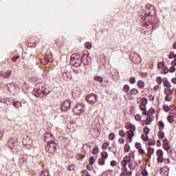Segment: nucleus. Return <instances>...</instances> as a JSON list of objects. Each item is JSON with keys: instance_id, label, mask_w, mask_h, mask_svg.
I'll use <instances>...</instances> for the list:
<instances>
[{"instance_id": "20", "label": "nucleus", "mask_w": 176, "mask_h": 176, "mask_svg": "<svg viewBox=\"0 0 176 176\" xmlns=\"http://www.w3.org/2000/svg\"><path fill=\"white\" fill-rule=\"evenodd\" d=\"M13 107H14V108H16L17 109H19V108H21V107H23V104H21V102L20 101H14L13 102Z\"/></svg>"}, {"instance_id": "21", "label": "nucleus", "mask_w": 176, "mask_h": 176, "mask_svg": "<svg viewBox=\"0 0 176 176\" xmlns=\"http://www.w3.org/2000/svg\"><path fill=\"white\" fill-rule=\"evenodd\" d=\"M157 126H158L159 130H160L161 131L164 130L165 125H164V122L163 121H162V120L159 121Z\"/></svg>"}, {"instance_id": "60", "label": "nucleus", "mask_w": 176, "mask_h": 176, "mask_svg": "<svg viewBox=\"0 0 176 176\" xmlns=\"http://www.w3.org/2000/svg\"><path fill=\"white\" fill-rule=\"evenodd\" d=\"M75 168V167L74 166V165H69L68 166V170L69 171H74V169Z\"/></svg>"}, {"instance_id": "54", "label": "nucleus", "mask_w": 176, "mask_h": 176, "mask_svg": "<svg viewBox=\"0 0 176 176\" xmlns=\"http://www.w3.org/2000/svg\"><path fill=\"white\" fill-rule=\"evenodd\" d=\"M110 165L111 166V167H115V166H118V162H116V161L115 160H112L110 162Z\"/></svg>"}, {"instance_id": "4", "label": "nucleus", "mask_w": 176, "mask_h": 176, "mask_svg": "<svg viewBox=\"0 0 176 176\" xmlns=\"http://www.w3.org/2000/svg\"><path fill=\"white\" fill-rule=\"evenodd\" d=\"M4 89H6V90H8L9 93L13 94L14 96L17 95L19 93V88L13 82L5 85Z\"/></svg>"}, {"instance_id": "30", "label": "nucleus", "mask_w": 176, "mask_h": 176, "mask_svg": "<svg viewBox=\"0 0 176 176\" xmlns=\"http://www.w3.org/2000/svg\"><path fill=\"white\" fill-rule=\"evenodd\" d=\"M99 166H104L105 164V160L104 158H99L98 160Z\"/></svg>"}, {"instance_id": "49", "label": "nucleus", "mask_w": 176, "mask_h": 176, "mask_svg": "<svg viewBox=\"0 0 176 176\" xmlns=\"http://www.w3.org/2000/svg\"><path fill=\"white\" fill-rule=\"evenodd\" d=\"M141 138L143 140V141H148V135H145V133L142 134L141 135Z\"/></svg>"}, {"instance_id": "38", "label": "nucleus", "mask_w": 176, "mask_h": 176, "mask_svg": "<svg viewBox=\"0 0 176 176\" xmlns=\"http://www.w3.org/2000/svg\"><path fill=\"white\" fill-rule=\"evenodd\" d=\"M155 80L157 85H162V83H163V80L162 79V77H157Z\"/></svg>"}, {"instance_id": "29", "label": "nucleus", "mask_w": 176, "mask_h": 176, "mask_svg": "<svg viewBox=\"0 0 176 176\" xmlns=\"http://www.w3.org/2000/svg\"><path fill=\"white\" fill-rule=\"evenodd\" d=\"M25 162H27V158H25V157H22V158L19 159V166H23V164H24V163H25Z\"/></svg>"}, {"instance_id": "40", "label": "nucleus", "mask_w": 176, "mask_h": 176, "mask_svg": "<svg viewBox=\"0 0 176 176\" xmlns=\"http://www.w3.org/2000/svg\"><path fill=\"white\" fill-rule=\"evenodd\" d=\"M40 176H50L49 174V170H43Z\"/></svg>"}, {"instance_id": "9", "label": "nucleus", "mask_w": 176, "mask_h": 176, "mask_svg": "<svg viewBox=\"0 0 176 176\" xmlns=\"http://www.w3.org/2000/svg\"><path fill=\"white\" fill-rule=\"evenodd\" d=\"M8 146L10 149H14L17 146V138H11L8 141Z\"/></svg>"}, {"instance_id": "46", "label": "nucleus", "mask_w": 176, "mask_h": 176, "mask_svg": "<svg viewBox=\"0 0 176 176\" xmlns=\"http://www.w3.org/2000/svg\"><path fill=\"white\" fill-rule=\"evenodd\" d=\"M109 146V143L108 142L104 143L102 146V149L105 150Z\"/></svg>"}, {"instance_id": "17", "label": "nucleus", "mask_w": 176, "mask_h": 176, "mask_svg": "<svg viewBox=\"0 0 176 176\" xmlns=\"http://www.w3.org/2000/svg\"><path fill=\"white\" fill-rule=\"evenodd\" d=\"M62 76L64 80H66V82H68V80H71V79H72V76L71 74L67 72H63Z\"/></svg>"}, {"instance_id": "11", "label": "nucleus", "mask_w": 176, "mask_h": 176, "mask_svg": "<svg viewBox=\"0 0 176 176\" xmlns=\"http://www.w3.org/2000/svg\"><path fill=\"white\" fill-rule=\"evenodd\" d=\"M72 94L73 98L76 100V98H79V97H80V95L82 94V90L79 87H74L72 90Z\"/></svg>"}, {"instance_id": "45", "label": "nucleus", "mask_w": 176, "mask_h": 176, "mask_svg": "<svg viewBox=\"0 0 176 176\" xmlns=\"http://www.w3.org/2000/svg\"><path fill=\"white\" fill-rule=\"evenodd\" d=\"M144 134L146 135H148V134H149V132L151 131V129H149V128H148V126H146L144 129Z\"/></svg>"}, {"instance_id": "8", "label": "nucleus", "mask_w": 176, "mask_h": 176, "mask_svg": "<svg viewBox=\"0 0 176 176\" xmlns=\"http://www.w3.org/2000/svg\"><path fill=\"white\" fill-rule=\"evenodd\" d=\"M97 95L91 94L86 97V101L88 104L93 105V104H96V102H97Z\"/></svg>"}, {"instance_id": "19", "label": "nucleus", "mask_w": 176, "mask_h": 176, "mask_svg": "<svg viewBox=\"0 0 176 176\" xmlns=\"http://www.w3.org/2000/svg\"><path fill=\"white\" fill-rule=\"evenodd\" d=\"M164 93L165 96H173V94H174V89H164Z\"/></svg>"}, {"instance_id": "7", "label": "nucleus", "mask_w": 176, "mask_h": 176, "mask_svg": "<svg viewBox=\"0 0 176 176\" xmlns=\"http://www.w3.org/2000/svg\"><path fill=\"white\" fill-rule=\"evenodd\" d=\"M57 144L56 142L47 143V145L45 146V151L48 153H54L56 152V147Z\"/></svg>"}, {"instance_id": "61", "label": "nucleus", "mask_w": 176, "mask_h": 176, "mask_svg": "<svg viewBox=\"0 0 176 176\" xmlns=\"http://www.w3.org/2000/svg\"><path fill=\"white\" fill-rule=\"evenodd\" d=\"M87 174H89V172L87 171V170H84L82 173V176H87Z\"/></svg>"}, {"instance_id": "37", "label": "nucleus", "mask_w": 176, "mask_h": 176, "mask_svg": "<svg viewBox=\"0 0 176 176\" xmlns=\"http://www.w3.org/2000/svg\"><path fill=\"white\" fill-rule=\"evenodd\" d=\"M10 75H12V71L11 70H8L7 71L5 74H4V78H9L10 76Z\"/></svg>"}, {"instance_id": "35", "label": "nucleus", "mask_w": 176, "mask_h": 176, "mask_svg": "<svg viewBox=\"0 0 176 176\" xmlns=\"http://www.w3.org/2000/svg\"><path fill=\"white\" fill-rule=\"evenodd\" d=\"M158 138H160V140H163L164 138V132L160 131L158 132Z\"/></svg>"}, {"instance_id": "26", "label": "nucleus", "mask_w": 176, "mask_h": 176, "mask_svg": "<svg viewBox=\"0 0 176 176\" xmlns=\"http://www.w3.org/2000/svg\"><path fill=\"white\" fill-rule=\"evenodd\" d=\"M163 85H164V87H165V89H171V83H170V82L164 81L163 82Z\"/></svg>"}, {"instance_id": "44", "label": "nucleus", "mask_w": 176, "mask_h": 176, "mask_svg": "<svg viewBox=\"0 0 176 176\" xmlns=\"http://www.w3.org/2000/svg\"><path fill=\"white\" fill-rule=\"evenodd\" d=\"M161 174L164 175V174H167V175H168V171H167V168H164L162 169H161Z\"/></svg>"}, {"instance_id": "64", "label": "nucleus", "mask_w": 176, "mask_h": 176, "mask_svg": "<svg viewBox=\"0 0 176 176\" xmlns=\"http://www.w3.org/2000/svg\"><path fill=\"white\" fill-rule=\"evenodd\" d=\"M118 142H119V144H124V139H123V138H120V139L118 140Z\"/></svg>"}, {"instance_id": "39", "label": "nucleus", "mask_w": 176, "mask_h": 176, "mask_svg": "<svg viewBox=\"0 0 176 176\" xmlns=\"http://www.w3.org/2000/svg\"><path fill=\"white\" fill-rule=\"evenodd\" d=\"M89 164L90 166H91L92 164H94V162H96V159L94 158V157H89Z\"/></svg>"}, {"instance_id": "52", "label": "nucleus", "mask_w": 176, "mask_h": 176, "mask_svg": "<svg viewBox=\"0 0 176 176\" xmlns=\"http://www.w3.org/2000/svg\"><path fill=\"white\" fill-rule=\"evenodd\" d=\"M129 83H131V85H134L135 84V78L134 77H131L129 79Z\"/></svg>"}, {"instance_id": "33", "label": "nucleus", "mask_w": 176, "mask_h": 176, "mask_svg": "<svg viewBox=\"0 0 176 176\" xmlns=\"http://www.w3.org/2000/svg\"><path fill=\"white\" fill-rule=\"evenodd\" d=\"M102 159H107L108 158V153L107 151H103L101 153Z\"/></svg>"}, {"instance_id": "57", "label": "nucleus", "mask_w": 176, "mask_h": 176, "mask_svg": "<svg viewBox=\"0 0 176 176\" xmlns=\"http://www.w3.org/2000/svg\"><path fill=\"white\" fill-rule=\"evenodd\" d=\"M155 112H156V111H155L154 109H151L148 112L147 111V115L148 113L151 114V115H153L155 113Z\"/></svg>"}, {"instance_id": "23", "label": "nucleus", "mask_w": 176, "mask_h": 176, "mask_svg": "<svg viewBox=\"0 0 176 176\" xmlns=\"http://www.w3.org/2000/svg\"><path fill=\"white\" fill-rule=\"evenodd\" d=\"M122 91H124V93H126V94H129V91H130V86H129V85H124L122 88Z\"/></svg>"}, {"instance_id": "10", "label": "nucleus", "mask_w": 176, "mask_h": 176, "mask_svg": "<svg viewBox=\"0 0 176 176\" xmlns=\"http://www.w3.org/2000/svg\"><path fill=\"white\" fill-rule=\"evenodd\" d=\"M73 112H74L75 115H80L82 112H85V107L83 104H77L74 107Z\"/></svg>"}, {"instance_id": "50", "label": "nucleus", "mask_w": 176, "mask_h": 176, "mask_svg": "<svg viewBox=\"0 0 176 176\" xmlns=\"http://www.w3.org/2000/svg\"><path fill=\"white\" fill-rule=\"evenodd\" d=\"M118 134H119L120 137H122V138H124V135H125L124 131H123V130L119 131Z\"/></svg>"}, {"instance_id": "47", "label": "nucleus", "mask_w": 176, "mask_h": 176, "mask_svg": "<svg viewBox=\"0 0 176 176\" xmlns=\"http://www.w3.org/2000/svg\"><path fill=\"white\" fill-rule=\"evenodd\" d=\"M155 144H156V142L153 140H152V139L151 140H148V145L151 146L152 145H155Z\"/></svg>"}, {"instance_id": "24", "label": "nucleus", "mask_w": 176, "mask_h": 176, "mask_svg": "<svg viewBox=\"0 0 176 176\" xmlns=\"http://www.w3.org/2000/svg\"><path fill=\"white\" fill-rule=\"evenodd\" d=\"M138 85V87H139V89H144V87H145V82L141 80H139L137 83Z\"/></svg>"}, {"instance_id": "55", "label": "nucleus", "mask_w": 176, "mask_h": 176, "mask_svg": "<svg viewBox=\"0 0 176 176\" xmlns=\"http://www.w3.org/2000/svg\"><path fill=\"white\" fill-rule=\"evenodd\" d=\"M138 152L140 155H145V150L144 148H141L138 150Z\"/></svg>"}, {"instance_id": "3", "label": "nucleus", "mask_w": 176, "mask_h": 176, "mask_svg": "<svg viewBox=\"0 0 176 176\" xmlns=\"http://www.w3.org/2000/svg\"><path fill=\"white\" fill-rule=\"evenodd\" d=\"M126 129H129V131H127L126 132V134L127 135V138H128V142H132L133 141V138L134 137V133H135V125L133 124H130V126H126Z\"/></svg>"}, {"instance_id": "42", "label": "nucleus", "mask_w": 176, "mask_h": 176, "mask_svg": "<svg viewBox=\"0 0 176 176\" xmlns=\"http://www.w3.org/2000/svg\"><path fill=\"white\" fill-rule=\"evenodd\" d=\"M85 47L86 49H91V43H89V42L85 43Z\"/></svg>"}, {"instance_id": "58", "label": "nucleus", "mask_w": 176, "mask_h": 176, "mask_svg": "<svg viewBox=\"0 0 176 176\" xmlns=\"http://www.w3.org/2000/svg\"><path fill=\"white\" fill-rule=\"evenodd\" d=\"M168 122H169L170 124H172L174 122V119L171 118L170 116L167 117Z\"/></svg>"}, {"instance_id": "43", "label": "nucleus", "mask_w": 176, "mask_h": 176, "mask_svg": "<svg viewBox=\"0 0 176 176\" xmlns=\"http://www.w3.org/2000/svg\"><path fill=\"white\" fill-rule=\"evenodd\" d=\"M129 167L131 170H134V168H135V163L131 162L129 164Z\"/></svg>"}, {"instance_id": "14", "label": "nucleus", "mask_w": 176, "mask_h": 176, "mask_svg": "<svg viewBox=\"0 0 176 176\" xmlns=\"http://www.w3.org/2000/svg\"><path fill=\"white\" fill-rule=\"evenodd\" d=\"M164 153L163 150L162 149H158L156 152V155H157V160L158 163H163L164 160Z\"/></svg>"}, {"instance_id": "53", "label": "nucleus", "mask_w": 176, "mask_h": 176, "mask_svg": "<svg viewBox=\"0 0 176 176\" xmlns=\"http://www.w3.org/2000/svg\"><path fill=\"white\" fill-rule=\"evenodd\" d=\"M98 147H95L94 148L93 151H92V153L93 155H97V153H98Z\"/></svg>"}, {"instance_id": "18", "label": "nucleus", "mask_w": 176, "mask_h": 176, "mask_svg": "<svg viewBox=\"0 0 176 176\" xmlns=\"http://www.w3.org/2000/svg\"><path fill=\"white\" fill-rule=\"evenodd\" d=\"M89 56L87 54H83L82 58L80 59L81 63L84 64V65H87L89 62L87 60V58Z\"/></svg>"}, {"instance_id": "2", "label": "nucleus", "mask_w": 176, "mask_h": 176, "mask_svg": "<svg viewBox=\"0 0 176 176\" xmlns=\"http://www.w3.org/2000/svg\"><path fill=\"white\" fill-rule=\"evenodd\" d=\"M155 13L156 10H155V7L151 5H147L146 6L145 14H141V17L143 20H145L147 17H153Z\"/></svg>"}, {"instance_id": "28", "label": "nucleus", "mask_w": 176, "mask_h": 176, "mask_svg": "<svg viewBox=\"0 0 176 176\" xmlns=\"http://www.w3.org/2000/svg\"><path fill=\"white\" fill-rule=\"evenodd\" d=\"M164 100L166 102H171L173 101V96L165 95Z\"/></svg>"}, {"instance_id": "1", "label": "nucleus", "mask_w": 176, "mask_h": 176, "mask_svg": "<svg viewBox=\"0 0 176 176\" xmlns=\"http://www.w3.org/2000/svg\"><path fill=\"white\" fill-rule=\"evenodd\" d=\"M50 91L47 89V87L44 83L37 84L33 91V96L35 97H43L46 94H49Z\"/></svg>"}, {"instance_id": "34", "label": "nucleus", "mask_w": 176, "mask_h": 176, "mask_svg": "<svg viewBox=\"0 0 176 176\" xmlns=\"http://www.w3.org/2000/svg\"><path fill=\"white\" fill-rule=\"evenodd\" d=\"M124 151L126 153L130 152V145L129 144L124 145Z\"/></svg>"}, {"instance_id": "15", "label": "nucleus", "mask_w": 176, "mask_h": 176, "mask_svg": "<svg viewBox=\"0 0 176 176\" xmlns=\"http://www.w3.org/2000/svg\"><path fill=\"white\" fill-rule=\"evenodd\" d=\"M163 142L164 143L162 144V146H163L164 149L165 151H166V152H168V153H171L173 151H171V147L168 144V140H167V139H165L163 140Z\"/></svg>"}, {"instance_id": "12", "label": "nucleus", "mask_w": 176, "mask_h": 176, "mask_svg": "<svg viewBox=\"0 0 176 176\" xmlns=\"http://www.w3.org/2000/svg\"><path fill=\"white\" fill-rule=\"evenodd\" d=\"M61 109L64 112L69 111V109H71V101L65 100L61 104Z\"/></svg>"}, {"instance_id": "63", "label": "nucleus", "mask_w": 176, "mask_h": 176, "mask_svg": "<svg viewBox=\"0 0 176 176\" xmlns=\"http://www.w3.org/2000/svg\"><path fill=\"white\" fill-rule=\"evenodd\" d=\"M174 56H175V54H174V52H170V54L168 55L169 58H174Z\"/></svg>"}, {"instance_id": "27", "label": "nucleus", "mask_w": 176, "mask_h": 176, "mask_svg": "<svg viewBox=\"0 0 176 176\" xmlns=\"http://www.w3.org/2000/svg\"><path fill=\"white\" fill-rule=\"evenodd\" d=\"M147 151H148V153L149 154V157H151V155H153V153H155V148L152 147H148L147 148Z\"/></svg>"}, {"instance_id": "59", "label": "nucleus", "mask_w": 176, "mask_h": 176, "mask_svg": "<svg viewBox=\"0 0 176 176\" xmlns=\"http://www.w3.org/2000/svg\"><path fill=\"white\" fill-rule=\"evenodd\" d=\"M142 174L143 176H146L148 175V171L146 170V169H143L142 170Z\"/></svg>"}, {"instance_id": "25", "label": "nucleus", "mask_w": 176, "mask_h": 176, "mask_svg": "<svg viewBox=\"0 0 176 176\" xmlns=\"http://www.w3.org/2000/svg\"><path fill=\"white\" fill-rule=\"evenodd\" d=\"M74 67H80V65H82V62L81 63H78V62L76 61V60L78 61L79 58L76 56V57H74Z\"/></svg>"}, {"instance_id": "13", "label": "nucleus", "mask_w": 176, "mask_h": 176, "mask_svg": "<svg viewBox=\"0 0 176 176\" xmlns=\"http://www.w3.org/2000/svg\"><path fill=\"white\" fill-rule=\"evenodd\" d=\"M45 139L44 141L45 142H47V144H51L52 142H54V136L52 135L50 133H46L44 135Z\"/></svg>"}, {"instance_id": "32", "label": "nucleus", "mask_w": 176, "mask_h": 176, "mask_svg": "<svg viewBox=\"0 0 176 176\" xmlns=\"http://www.w3.org/2000/svg\"><path fill=\"white\" fill-rule=\"evenodd\" d=\"M168 68H167L166 66L162 67V71L161 72V74H168Z\"/></svg>"}, {"instance_id": "56", "label": "nucleus", "mask_w": 176, "mask_h": 176, "mask_svg": "<svg viewBox=\"0 0 176 176\" xmlns=\"http://www.w3.org/2000/svg\"><path fill=\"white\" fill-rule=\"evenodd\" d=\"M135 120H137L138 122H140V120H141V116L140 114H137L135 116Z\"/></svg>"}, {"instance_id": "62", "label": "nucleus", "mask_w": 176, "mask_h": 176, "mask_svg": "<svg viewBox=\"0 0 176 176\" xmlns=\"http://www.w3.org/2000/svg\"><path fill=\"white\" fill-rule=\"evenodd\" d=\"M169 72H175V67L172 66L169 68Z\"/></svg>"}, {"instance_id": "36", "label": "nucleus", "mask_w": 176, "mask_h": 176, "mask_svg": "<svg viewBox=\"0 0 176 176\" xmlns=\"http://www.w3.org/2000/svg\"><path fill=\"white\" fill-rule=\"evenodd\" d=\"M162 109L164 111V112H168L170 111V107H168L167 104H164L162 107Z\"/></svg>"}, {"instance_id": "22", "label": "nucleus", "mask_w": 176, "mask_h": 176, "mask_svg": "<svg viewBox=\"0 0 176 176\" xmlns=\"http://www.w3.org/2000/svg\"><path fill=\"white\" fill-rule=\"evenodd\" d=\"M138 93H140L138 89L133 88L132 89H131L129 94H131V96H137Z\"/></svg>"}, {"instance_id": "31", "label": "nucleus", "mask_w": 176, "mask_h": 176, "mask_svg": "<svg viewBox=\"0 0 176 176\" xmlns=\"http://www.w3.org/2000/svg\"><path fill=\"white\" fill-rule=\"evenodd\" d=\"M94 80H95V82H99L100 83H102V77L96 76L94 77Z\"/></svg>"}, {"instance_id": "16", "label": "nucleus", "mask_w": 176, "mask_h": 176, "mask_svg": "<svg viewBox=\"0 0 176 176\" xmlns=\"http://www.w3.org/2000/svg\"><path fill=\"white\" fill-rule=\"evenodd\" d=\"M22 142L23 144L25 145L26 146H30V145H32V140H31V138L28 136H24Z\"/></svg>"}, {"instance_id": "41", "label": "nucleus", "mask_w": 176, "mask_h": 176, "mask_svg": "<svg viewBox=\"0 0 176 176\" xmlns=\"http://www.w3.org/2000/svg\"><path fill=\"white\" fill-rule=\"evenodd\" d=\"M109 140H110V141H113V140H115V133H111L109 135Z\"/></svg>"}, {"instance_id": "48", "label": "nucleus", "mask_w": 176, "mask_h": 176, "mask_svg": "<svg viewBox=\"0 0 176 176\" xmlns=\"http://www.w3.org/2000/svg\"><path fill=\"white\" fill-rule=\"evenodd\" d=\"M164 67V63H162V62H160L158 63L157 64V69H163V67Z\"/></svg>"}, {"instance_id": "5", "label": "nucleus", "mask_w": 176, "mask_h": 176, "mask_svg": "<svg viewBox=\"0 0 176 176\" xmlns=\"http://www.w3.org/2000/svg\"><path fill=\"white\" fill-rule=\"evenodd\" d=\"M131 159H134V154L131 153H129V155L125 156L123 159V161L121 162V166L122 167H124L125 171H127V163H130L131 162Z\"/></svg>"}, {"instance_id": "6", "label": "nucleus", "mask_w": 176, "mask_h": 176, "mask_svg": "<svg viewBox=\"0 0 176 176\" xmlns=\"http://www.w3.org/2000/svg\"><path fill=\"white\" fill-rule=\"evenodd\" d=\"M141 104L140 105V109L142 111V115H148V111H146V104H148V99L143 98L140 99Z\"/></svg>"}, {"instance_id": "51", "label": "nucleus", "mask_w": 176, "mask_h": 176, "mask_svg": "<svg viewBox=\"0 0 176 176\" xmlns=\"http://www.w3.org/2000/svg\"><path fill=\"white\" fill-rule=\"evenodd\" d=\"M135 146L138 150H140V149H141V148H142L141 143H140V142H136L135 144Z\"/></svg>"}]
</instances>
